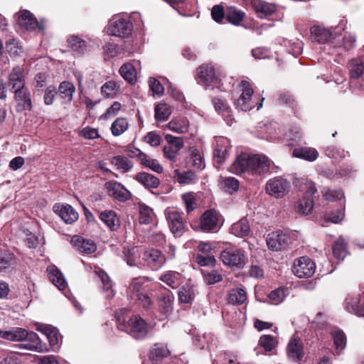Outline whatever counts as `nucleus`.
I'll use <instances>...</instances> for the list:
<instances>
[{
  "label": "nucleus",
  "mask_w": 364,
  "mask_h": 364,
  "mask_svg": "<svg viewBox=\"0 0 364 364\" xmlns=\"http://www.w3.org/2000/svg\"><path fill=\"white\" fill-rule=\"evenodd\" d=\"M270 164V160L264 155L242 153L237 156L232 169L237 174L251 171L252 173L261 175L269 171Z\"/></svg>",
  "instance_id": "f257e3e1"
},
{
  "label": "nucleus",
  "mask_w": 364,
  "mask_h": 364,
  "mask_svg": "<svg viewBox=\"0 0 364 364\" xmlns=\"http://www.w3.org/2000/svg\"><path fill=\"white\" fill-rule=\"evenodd\" d=\"M117 328L136 339L144 338L148 333L147 323L143 318L136 316L130 318L127 323H120L118 318Z\"/></svg>",
  "instance_id": "f03ea898"
},
{
  "label": "nucleus",
  "mask_w": 364,
  "mask_h": 364,
  "mask_svg": "<svg viewBox=\"0 0 364 364\" xmlns=\"http://www.w3.org/2000/svg\"><path fill=\"white\" fill-rule=\"evenodd\" d=\"M223 263L233 269H241L246 264L245 251L239 248H227L220 253Z\"/></svg>",
  "instance_id": "7ed1b4c3"
},
{
  "label": "nucleus",
  "mask_w": 364,
  "mask_h": 364,
  "mask_svg": "<svg viewBox=\"0 0 364 364\" xmlns=\"http://www.w3.org/2000/svg\"><path fill=\"white\" fill-rule=\"evenodd\" d=\"M132 23L129 20L118 17L109 23L106 31L109 35L126 38L132 33Z\"/></svg>",
  "instance_id": "20e7f679"
},
{
  "label": "nucleus",
  "mask_w": 364,
  "mask_h": 364,
  "mask_svg": "<svg viewBox=\"0 0 364 364\" xmlns=\"http://www.w3.org/2000/svg\"><path fill=\"white\" fill-rule=\"evenodd\" d=\"M289 188L290 183L288 181L282 177H274L267 181L265 189L269 195L281 198L289 192Z\"/></svg>",
  "instance_id": "39448f33"
},
{
  "label": "nucleus",
  "mask_w": 364,
  "mask_h": 364,
  "mask_svg": "<svg viewBox=\"0 0 364 364\" xmlns=\"http://www.w3.org/2000/svg\"><path fill=\"white\" fill-rule=\"evenodd\" d=\"M316 269V264L312 259L308 257H301L295 260L292 271L299 278H308L311 277Z\"/></svg>",
  "instance_id": "423d86ee"
},
{
  "label": "nucleus",
  "mask_w": 364,
  "mask_h": 364,
  "mask_svg": "<svg viewBox=\"0 0 364 364\" xmlns=\"http://www.w3.org/2000/svg\"><path fill=\"white\" fill-rule=\"evenodd\" d=\"M165 139L168 145L163 149L164 156L171 161H176L179 151L184 146V141L182 137L175 136L171 134H166Z\"/></svg>",
  "instance_id": "0eeeda50"
},
{
  "label": "nucleus",
  "mask_w": 364,
  "mask_h": 364,
  "mask_svg": "<svg viewBox=\"0 0 364 364\" xmlns=\"http://www.w3.org/2000/svg\"><path fill=\"white\" fill-rule=\"evenodd\" d=\"M166 218L172 233L176 236H181L186 229V223L182 214L176 210H167Z\"/></svg>",
  "instance_id": "6e6552de"
},
{
  "label": "nucleus",
  "mask_w": 364,
  "mask_h": 364,
  "mask_svg": "<svg viewBox=\"0 0 364 364\" xmlns=\"http://www.w3.org/2000/svg\"><path fill=\"white\" fill-rule=\"evenodd\" d=\"M198 78L204 86L219 87L220 81L215 74L214 68L209 64H203L198 69Z\"/></svg>",
  "instance_id": "1a4fd4ad"
},
{
  "label": "nucleus",
  "mask_w": 364,
  "mask_h": 364,
  "mask_svg": "<svg viewBox=\"0 0 364 364\" xmlns=\"http://www.w3.org/2000/svg\"><path fill=\"white\" fill-rule=\"evenodd\" d=\"M242 92L240 97L235 102L237 108L247 112L252 109L255 107V104L252 102V96L253 90L247 81L242 80L241 82Z\"/></svg>",
  "instance_id": "9d476101"
},
{
  "label": "nucleus",
  "mask_w": 364,
  "mask_h": 364,
  "mask_svg": "<svg viewBox=\"0 0 364 364\" xmlns=\"http://www.w3.org/2000/svg\"><path fill=\"white\" fill-rule=\"evenodd\" d=\"M291 238L282 231H276L268 234L267 245L269 249L279 251L285 249L290 243Z\"/></svg>",
  "instance_id": "9b49d317"
},
{
  "label": "nucleus",
  "mask_w": 364,
  "mask_h": 364,
  "mask_svg": "<svg viewBox=\"0 0 364 364\" xmlns=\"http://www.w3.org/2000/svg\"><path fill=\"white\" fill-rule=\"evenodd\" d=\"M221 215L215 209L205 211L200 217V227L203 232H210L218 228Z\"/></svg>",
  "instance_id": "f8f14e48"
},
{
  "label": "nucleus",
  "mask_w": 364,
  "mask_h": 364,
  "mask_svg": "<svg viewBox=\"0 0 364 364\" xmlns=\"http://www.w3.org/2000/svg\"><path fill=\"white\" fill-rule=\"evenodd\" d=\"M23 341L26 342L20 346L23 348L38 353H43L48 350L46 344L42 343V341L35 332L28 331L26 330Z\"/></svg>",
  "instance_id": "ddd939ff"
},
{
  "label": "nucleus",
  "mask_w": 364,
  "mask_h": 364,
  "mask_svg": "<svg viewBox=\"0 0 364 364\" xmlns=\"http://www.w3.org/2000/svg\"><path fill=\"white\" fill-rule=\"evenodd\" d=\"M143 259L152 269H158L166 262L165 256L156 249H149L144 252Z\"/></svg>",
  "instance_id": "4468645a"
},
{
  "label": "nucleus",
  "mask_w": 364,
  "mask_h": 364,
  "mask_svg": "<svg viewBox=\"0 0 364 364\" xmlns=\"http://www.w3.org/2000/svg\"><path fill=\"white\" fill-rule=\"evenodd\" d=\"M108 194L119 201L124 202L131 198L130 192L121 183L117 181H109L105 183Z\"/></svg>",
  "instance_id": "2eb2a0df"
},
{
  "label": "nucleus",
  "mask_w": 364,
  "mask_h": 364,
  "mask_svg": "<svg viewBox=\"0 0 364 364\" xmlns=\"http://www.w3.org/2000/svg\"><path fill=\"white\" fill-rule=\"evenodd\" d=\"M251 5L259 18H266L274 14L277 5L263 0H252Z\"/></svg>",
  "instance_id": "dca6fc26"
},
{
  "label": "nucleus",
  "mask_w": 364,
  "mask_h": 364,
  "mask_svg": "<svg viewBox=\"0 0 364 364\" xmlns=\"http://www.w3.org/2000/svg\"><path fill=\"white\" fill-rule=\"evenodd\" d=\"M17 22L20 27L27 31H33L36 28H38L40 30L43 29V25L38 23L33 14L26 10L21 11L18 16Z\"/></svg>",
  "instance_id": "f3484780"
},
{
  "label": "nucleus",
  "mask_w": 364,
  "mask_h": 364,
  "mask_svg": "<svg viewBox=\"0 0 364 364\" xmlns=\"http://www.w3.org/2000/svg\"><path fill=\"white\" fill-rule=\"evenodd\" d=\"M53 210L68 224L74 223L78 218V213L70 205L55 204Z\"/></svg>",
  "instance_id": "a211bd4d"
},
{
  "label": "nucleus",
  "mask_w": 364,
  "mask_h": 364,
  "mask_svg": "<svg viewBox=\"0 0 364 364\" xmlns=\"http://www.w3.org/2000/svg\"><path fill=\"white\" fill-rule=\"evenodd\" d=\"M346 304L348 311L364 317V296H348L346 299Z\"/></svg>",
  "instance_id": "6ab92c4d"
},
{
  "label": "nucleus",
  "mask_w": 364,
  "mask_h": 364,
  "mask_svg": "<svg viewBox=\"0 0 364 364\" xmlns=\"http://www.w3.org/2000/svg\"><path fill=\"white\" fill-rule=\"evenodd\" d=\"M71 242L80 252L83 254H92L97 249V246L92 240L77 235L72 237Z\"/></svg>",
  "instance_id": "aec40b11"
},
{
  "label": "nucleus",
  "mask_w": 364,
  "mask_h": 364,
  "mask_svg": "<svg viewBox=\"0 0 364 364\" xmlns=\"http://www.w3.org/2000/svg\"><path fill=\"white\" fill-rule=\"evenodd\" d=\"M9 85L13 91L25 87L24 69L22 67L16 66L12 69L9 76Z\"/></svg>",
  "instance_id": "412c9836"
},
{
  "label": "nucleus",
  "mask_w": 364,
  "mask_h": 364,
  "mask_svg": "<svg viewBox=\"0 0 364 364\" xmlns=\"http://www.w3.org/2000/svg\"><path fill=\"white\" fill-rule=\"evenodd\" d=\"M161 314L167 315L173 311V296L171 291L164 289L157 297Z\"/></svg>",
  "instance_id": "4be33fe9"
},
{
  "label": "nucleus",
  "mask_w": 364,
  "mask_h": 364,
  "mask_svg": "<svg viewBox=\"0 0 364 364\" xmlns=\"http://www.w3.org/2000/svg\"><path fill=\"white\" fill-rule=\"evenodd\" d=\"M170 354L171 352L166 344L155 343L149 353V358L156 364L164 358L168 357Z\"/></svg>",
  "instance_id": "5701e85b"
},
{
  "label": "nucleus",
  "mask_w": 364,
  "mask_h": 364,
  "mask_svg": "<svg viewBox=\"0 0 364 364\" xmlns=\"http://www.w3.org/2000/svg\"><path fill=\"white\" fill-rule=\"evenodd\" d=\"M311 33L315 41L319 43H329L334 47L336 37H333V34L328 30L314 27L311 29Z\"/></svg>",
  "instance_id": "b1692460"
},
{
  "label": "nucleus",
  "mask_w": 364,
  "mask_h": 364,
  "mask_svg": "<svg viewBox=\"0 0 364 364\" xmlns=\"http://www.w3.org/2000/svg\"><path fill=\"white\" fill-rule=\"evenodd\" d=\"M36 330L45 334L52 346L58 345L59 340L58 330L51 325L37 323Z\"/></svg>",
  "instance_id": "393cba45"
},
{
  "label": "nucleus",
  "mask_w": 364,
  "mask_h": 364,
  "mask_svg": "<svg viewBox=\"0 0 364 364\" xmlns=\"http://www.w3.org/2000/svg\"><path fill=\"white\" fill-rule=\"evenodd\" d=\"M288 357L295 361H300L304 355L301 342L295 338L290 340L287 348Z\"/></svg>",
  "instance_id": "a878e982"
},
{
  "label": "nucleus",
  "mask_w": 364,
  "mask_h": 364,
  "mask_svg": "<svg viewBox=\"0 0 364 364\" xmlns=\"http://www.w3.org/2000/svg\"><path fill=\"white\" fill-rule=\"evenodd\" d=\"M50 281L60 290L65 289L67 283L61 272L55 266L47 268Z\"/></svg>",
  "instance_id": "bb28decb"
},
{
  "label": "nucleus",
  "mask_w": 364,
  "mask_h": 364,
  "mask_svg": "<svg viewBox=\"0 0 364 364\" xmlns=\"http://www.w3.org/2000/svg\"><path fill=\"white\" fill-rule=\"evenodd\" d=\"M100 218L111 230H117L120 226V220L113 210L101 212Z\"/></svg>",
  "instance_id": "cd10ccee"
},
{
  "label": "nucleus",
  "mask_w": 364,
  "mask_h": 364,
  "mask_svg": "<svg viewBox=\"0 0 364 364\" xmlns=\"http://www.w3.org/2000/svg\"><path fill=\"white\" fill-rule=\"evenodd\" d=\"M134 178L146 188H156L160 184L159 179L151 173L141 172L137 173Z\"/></svg>",
  "instance_id": "c85d7f7f"
},
{
  "label": "nucleus",
  "mask_w": 364,
  "mask_h": 364,
  "mask_svg": "<svg viewBox=\"0 0 364 364\" xmlns=\"http://www.w3.org/2000/svg\"><path fill=\"white\" fill-rule=\"evenodd\" d=\"M230 232L232 235L240 237L249 235L250 232V225L248 219L247 218H243L234 223L231 226Z\"/></svg>",
  "instance_id": "c756f323"
},
{
  "label": "nucleus",
  "mask_w": 364,
  "mask_h": 364,
  "mask_svg": "<svg viewBox=\"0 0 364 364\" xmlns=\"http://www.w3.org/2000/svg\"><path fill=\"white\" fill-rule=\"evenodd\" d=\"M292 154L294 157L309 161H314L318 156V152L314 148L306 146L294 149Z\"/></svg>",
  "instance_id": "7c9ffc66"
},
{
  "label": "nucleus",
  "mask_w": 364,
  "mask_h": 364,
  "mask_svg": "<svg viewBox=\"0 0 364 364\" xmlns=\"http://www.w3.org/2000/svg\"><path fill=\"white\" fill-rule=\"evenodd\" d=\"M245 13L235 6L226 7V21L235 26H239L243 21Z\"/></svg>",
  "instance_id": "2f4dec72"
},
{
  "label": "nucleus",
  "mask_w": 364,
  "mask_h": 364,
  "mask_svg": "<svg viewBox=\"0 0 364 364\" xmlns=\"http://www.w3.org/2000/svg\"><path fill=\"white\" fill-rule=\"evenodd\" d=\"M227 300L228 304L241 305L247 300V293L242 288L232 289L229 291Z\"/></svg>",
  "instance_id": "473e14b6"
},
{
  "label": "nucleus",
  "mask_w": 364,
  "mask_h": 364,
  "mask_svg": "<svg viewBox=\"0 0 364 364\" xmlns=\"http://www.w3.org/2000/svg\"><path fill=\"white\" fill-rule=\"evenodd\" d=\"M16 263V255L8 249H0V272Z\"/></svg>",
  "instance_id": "72a5a7b5"
},
{
  "label": "nucleus",
  "mask_w": 364,
  "mask_h": 364,
  "mask_svg": "<svg viewBox=\"0 0 364 364\" xmlns=\"http://www.w3.org/2000/svg\"><path fill=\"white\" fill-rule=\"evenodd\" d=\"M75 91V87L73 83L63 81L60 84L57 92L65 102H70L73 100Z\"/></svg>",
  "instance_id": "f704fd0d"
},
{
  "label": "nucleus",
  "mask_w": 364,
  "mask_h": 364,
  "mask_svg": "<svg viewBox=\"0 0 364 364\" xmlns=\"http://www.w3.org/2000/svg\"><path fill=\"white\" fill-rule=\"evenodd\" d=\"M189 122L185 118L173 119L168 122V129L178 133L184 134L188 132Z\"/></svg>",
  "instance_id": "c9c22d12"
},
{
  "label": "nucleus",
  "mask_w": 364,
  "mask_h": 364,
  "mask_svg": "<svg viewBox=\"0 0 364 364\" xmlns=\"http://www.w3.org/2000/svg\"><path fill=\"white\" fill-rule=\"evenodd\" d=\"M15 93V99L22 105L28 109H31L32 104L31 95L27 87H23L18 90L13 91Z\"/></svg>",
  "instance_id": "e433bc0d"
},
{
  "label": "nucleus",
  "mask_w": 364,
  "mask_h": 364,
  "mask_svg": "<svg viewBox=\"0 0 364 364\" xmlns=\"http://www.w3.org/2000/svg\"><path fill=\"white\" fill-rule=\"evenodd\" d=\"M111 163L117 169L124 173L130 171L133 167V163L124 156H114L111 159Z\"/></svg>",
  "instance_id": "4c0bfd02"
},
{
  "label": "nucleus",
  "mask_w": 364,
  "mask_h": 364,
  "mask_svg": "<svg viewBox=\"0 0 364 364\" xmlns=\"http://www.w3.org/2000/svg\"><path fill=\"white\" fill-rule=\"evenodd\" d=\"M139 221L141 224L151 223L155 217L153 210L144 203H139Z\"/></svg>",
  "instance_id": "58836bf2"
},
{
  "label": "nucleus",
  "mask_w": 364,
  "mask_h": 364,
  "mask_svg": "<svg viewBox=\"0 0 364 364\" xmlns=\"http://www.w3.org/2000/svg\"><path fill=\"white\" fill-rule=\"evenodd\" d=\"M70 48L79 53H83L87 50V43L85 41L77 36H72L68 40Z\"/></svg>",
  "instance_id": "ea45409f"
},
{
  "label": "nucleus",
  "mask_w": 364,
  "mask_h": 364,
  "mask_svg": "<svg viewBox=\"0 0 364 364\" xmlns=\"http://www.w3.org/2000/svg\"><path fill=\"white\" fill-rule=\"evenodd\" d=\"M181 275L178 272L174 271L167 272L160 277V280L166 283L173 289L178 287L180 283Z\"/></svg>",
  "instance_id": "a19ab883"
},
{
  "label": "nucleus",
  "mask_w": 364,
  "mask_h": 364,
  "mask_svg": "<svg viewBox=\"0 0 364 364\" xmlns=\"http://www.w3.org/2000/svg\"><path fill=\"white\" fill-rule=\"evenodd\" d=\"M349 72L351 78L360 77L364 72V63L359 59H353L348 63Z\"/></svg>",
  "instance_id": "79ce46f5"
},
{
  "label": "nucleus",
  "mask_w": 364,
  "mask_h": 364,
  "mask_svg": "<svg viewBox=\"0 0 364 364\" xmlns=\"http://www.w3.org/2000/svg\"><path fill=\"white\" fill-rule=\"evenodd\" d=\"M95 274L100 279L103 289L107 291H110L107 297L112 298L114 296V293L113 290L112 289V285L109 276L100 268H97L95 270Z\"/></svg>",
  "instance_id": "37998d69"
},
{
  "label": "nucleus",
  "mask_w": 364,
  "mask_h": 364,
  "mask_svg": "<svg viewBox=\"0 0 364 364\" xmlns=\"http://www.w3.org/2000/svg\"><path fill=\"white\" fill-rule=\"evenodd\" d=\"M347 244L342 237H339L333 246V256L339 259L343 260L347 254Z\"/></svg>",
  "instance_id": "c03bdc74"
},
{
  "label": "nucleus",
  "mask_w": 364,
  "mask_h": 364,
  "mask_svg": "<svg viewBox=\"0 0 364 364\" xmlns=\"http://www.w3.org/2000/svg\"><path fill=\"white\" fill-rule=\"evenodd\" d=\"M129 127V123L126 118L119 117L111 126L112 134L117 136L123 134Z\"/></svg>",
  "instance_id": "a18cd8bd"
},
{
  "label": "nucleus",
  "mask_w": 364,
  "mask_h": 364,
  "mask_svg": "<svg viewBox=\"0 0 364 364\" xmlns=\"http://www.w3.org/2000/svg\"><path fill=\"white\" fill-rule=\"evenodd\" d=\"M139 162L142 166L149 168L157 173H161L164 171L163 166L156 159L150 158L146 154Z\"/></svg>",
  "instance_id": "49530a36"
},
{
  "label": "nucleus",
  "mask_w": 364,
  "mask_h": 364,
  "mask_svg": "<svg viewBox=\"0 0 364 364\" xmlns=\"http://www.w3.org/2000/svg\"><path fill=\"white\" fill-rule=\"evenodd\" d=\"M171 114V107L166 103H160L155 107V118L157 120L166 121Z\"/></svg>",
  "instance_id": "de8ad7c7"
},
{
  "label": "nucleus",
  "mask_w": 364,
  "mask_h": 364,
  "mask_svg": "<svg viewBox=\"0 0 364 364\" xmlns=\"http://www.w3.org/2000/svg\"><path fill=\"white\" fill-rule=\"evenodd\" d=\"M173 177L179 183L186 184L194 181L196 174L192 171L181 172L179 170L176 169L174 171Z\"/></svg>",
  "instance_id": "09e8293b"
},
{
  "label": "nucleus",
  "mask_w": 364,
  "mask_h": 364,
  "mask_svg": "<svg viewBox=\"0 0 364 364\" xmlns=\"http://www.w3.org/2000/svg\"><path fill=\"white\" fill-rule=\"evenodd\" d=\"M331 336L337 350H342L346 345V336L344 332L340 329L331 332Z\"/></svg>",
  "instance_id": "8fccbe9b"
},
{
  "label": "nucleus",
  "mask_w": 364,
  "mask_h": 364,
  "mask_svg": "<svg viewBox=\"0 0 364 364\" xmlns=\"http://www.w3.org/2000/svg\"><path fill=\"white\" fill-rule=\"evenodd\" d=\"M119 73L124 80L132 83L136 79V70L131 63L124 64L119 69Z\"/></svg>",
  "instance_id": "3c124183"
},
{
  "label": "nucleus",
  "mask_w": 364,
  "mask_h": 364,
  "mask_svg": "<svg viewBox=\"0 0 364 364\" xmlns=\"http://www.w3.org/2000/svg\"><path fill=\"white\" fill-rule=\"evenodd\" d=\"M178 299L181 303H190L194 297V291L192 287L190 286H183L181 287L178 292Z\"/></svg>",
  "instance_id": "603ef678"
},
{
  "label": "nucleus",
  "mask_w": 364,
  "mask_h": 364,
  "mask_svg": "<svg viewBox=\"0 0 364 364\" xmlns=\"http://www.w3.org/2000/svg\"><path fill=\"white\" fill-rule=\"evenodd\" d=\"M314 207L313 198L309 196H304L302 199L298 201L296 206L298 212L307 215L312 210Z\"/></svg>",
  "instance_id": "864d4df0"
},
{
  "label": "nucleus",
  "mask_w": 364,
  "mask_h": 364,
  "mask_svg": "<svg viewBox=\"0 0 364 364\" xmlns=\"http://www.w3.org/2000/svg\"><path fill=\"white\" fill-rule=\"evenodd\" d=\"M355 43V38L353 36H336L334 47L340 48L343 47L345 50H350L352 48Z\"/></svg>",
  "instance_id": "5fc2aeb1"
},
{
  "label": "nucleus",
  "mask_w": 364,
  "mask_h": 364,
  "mask_svg": "<svg viewBox=\"0 0 364 364\" xmlns=\"http://www.w3.org/2000/svg\"><path fill=\"white\" fill-rule=\"evenodd\" d=\"M221 186L225 192L232 193L237 191L239 181L233 177H227L222 180Z\"/></svg>",
  "instance_id": "6e6d98bb"
},
{
  "label": "nucleus",
  "mask_w": 364,
  "mask_h": 364,
  "mask_svg": "<svg viewBox=\"0 0 364 364\" xmlns=\"http://www.w3.org/2000/svg\"><path fill=\"white\" fill-rule=\"evenodd\" d=\"M213 104L214 105L215 109L220 112L223 117H230V107L220 97H214L213 99Z\"/></svg>",
  "instance_id": "4d7b16f0"
},
{
  "label": "nucleus",
  "mask_w": 364,
  "mask_h": 364,
  "mask_svg": "<svg viewBox=\"0 0 364 364\" xmlns=\"http://www.w3.org/2000/svg\"><path fill=\"white\" fill-rule=\"evenodd\" d=\"M125 259L130 266H137L140 264L139 254L137 248L133 247L124 252Z\"/></svg>",
  "instance_id": "13d9d810"
},
{
  "label": "nucleus",
  "mask_w": 364,
  "mask_h": 364,
  "mask_svg": "<svg viewBox=\"0 0 364 364\" xmlns=\"http://www.w3.org/2000/svg\"><path fill=\"white\" fill-rule=\"evenodd\" d=\"M6 49L11 56H18L22 53V47L16 39H9L6 41Z\"/></svg>",
  "instance_id": "bf43d9fd"
},
{
  "label": "nucleus",
  "mask_w": 364,
  "mask_h": 364,
  "mask_svg": "<svg viewBox=\"0 0 364 364\" xmlns=\"http://www.w3.org/2000/svg\"><path fill=\"white\" fill-rule=\"evenodd\" d=\"M181 198L188 213L197 208L196 199L193 193H186L183 194Z\"/></svg>",
  "instance_id": "052dcab7"
},
{
  "label": "nucleus",
  "mask_w": 364,
  "mask_h": 364,
  "mask_svg": "<svg viewBox=\"0 0 364 364\" xmlns=\"http://www.w3.org/2000/svg\"><path fill=\"white\" fill-rule=\"evenodd\" d=\"M134 299L138 301L139 304L143 309L146 310H151L153 309L154 302L146 292L138 294V296Z\"/></svg>",
  "instance_id": "680f3d73"
},
{
  "label": "nucleus",
  "mask_w": 364,
  "mask_h": 364,
  "mask_svg": "<svg viewBox=\"0 0 364 364\" xmlns=\"http://www.w3.org/2000/svg\"><path fill=\"white\" fill-rule=\"evenodd\" d=\"M323 196L326 200H337L344 197V193L341 190H331L329 188H323L322 190Z\"/></svg>",
  "instance_id": "e2e57ef3"
},
{
  "label": "nucleus",
  "mask_w": 364,
  "mask_h": 364,
  "mask_svg": "<svg viewBox=\"0 0 364 364\" xmlns=\"http://www.w3.org/2000/svg\"><path fill=\"white\" fill-rule=\"evenodd\" d=\"M259 345L268 352L272 351L276 346L274 338L269 335H264L259 338Z\"/></svg>",
  "instance_id": "0e129e2a"
},
{
  "label": "nucleus",
  "mask_w": 364,
  "mask_h": 364,
  "mask_svg": "<svg viewBox=\"0 0 364 364\" xmlns=\"http://www.w3.org/2000/svg\"><path fill=\"white\" fill-rule=\"evenodd\" d=\"M325 154L336 160L342 159L346 157V152L344 150L340 149L335 146H328L325 149Z\"/></svg>",
  "instance_id": "69168bd1"
},
{
  "label": "nucleus",
  "mask_w": 364,
  "mask_h": 364,
  "mask_svg": "<svg viewBox=\"0 0 364 364\" xmlns=\"http://www.w3.org/2000/svg\"><path fill=\"white\" fill-rule=\"evenodd\" d=\"M117 90V83L114 81H108L101 87V92L105 97L113 96Z\"/></svg>",
  "instance_id": "338daca9"
},
{
  "label": "nucleus",
  "mask_w": 364,
  "mask_h": 364,
  "mask_svg": "<svg viewBox=\"0 0 364 364\" xmlns=\"http://www.w3.org/2000/svg\"><path fill=\"white\" fill-rule=\"evenodd\" d=\"M211 16L216 22H221L223 18L226 19V9H224L221 5H215L212 9Z\"/></svg>",
  "instance_id": "774afa93"
}]
</instances>
